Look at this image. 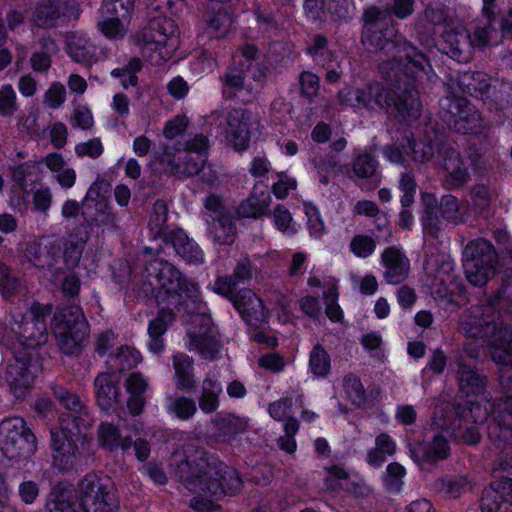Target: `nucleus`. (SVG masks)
Listing matches in <instances>:
<instances>
[{
    "mask_svg": "<svg viewBox=\"0 0 512 512\" xmlns=\"http://www.w3.org/2000/svg\"><path fill=\"white\" fill-rule=\"evenodd\" d=\"M299 84L301 96L312 102L320 88L319 77L310 71H303L299 76Z\"/></svg>",
    "mask_w": 512,
    "mask_h": 512,
    "instance_id": "obj_51",
    "label": "nucleus"
},
{
    "mask_svg": "<svg viewBox=\"0 0 512 512\" xmlns=\"http://www.w3.org/2000/svg\"><path fill=\"white\" fill-rule=\"evenodd\" d=\"M245 77V68L239 65V67H230L221 77V80L224 87L234 90H241L244 87Z\"/></svg>",
    "mask_w": 512,
    "mask_h": 512,
    "instance_id": "obj_59",
    "label": "nucleus"
},
{
    "mask_svg": "<svg viewBox=\"0 0 512 512\" xmlns=\"http://www.w3.org/2000/svg\"><path fill=\"white\" fill-rule=\"evenodd\" d=\"M343 390L347 399L356 407H364L367 403V394L360 379L349 374L343 379Z\"/></svg>",
    "mask_w": 512,
    "mask_h": 512,
    "instance_id": "obj_42",
    "label": "nucleus"
},
{
    "mask_svg": "<svg viewBox=\"0 0 512 512\" xmlns=\"http://www.w3.org/2000/svg\"><path fill=\"white\" fill-rule=\"evenodd\" d=\"M270 205V196L266 192L259 195L252 194L238 207L237 212L241 217H259L263 215Z\"/></svg>",
    "mask_w": 512,
    "mask_h": 512,
    "instance_id": "obj_40",
    "label": "nucleus"
},
{
    "mask_svg": "<svg viewBox=\"0 0 512 512\" xmlns=\"http://www.w3.org/2000/svg\"><path fill=\"white\" fill-rule=\"evenodd\" d=\"M97 438L99 445L111 452L117 449L126 451L132 446L131 437H122L119 429L110 423H102L98 427Z\"/></svg>",
    "mask_w": 512,
    "mask_h": 512,
    "instance_id": "obj_31",
    "label": "nucleus"
},
{
    "mask_svg": "<svg viewBox=\"0 0 512 512\" xmlns=\"http://www.w3.org/2000/svg\"><path fill=\"white\" fill-rule=\"evenodd\" d=\"M87 330V322L78 306L62 308L54 316L53 333L59 349L65 354L80 352Z\"/></svg>",
    "mask_w": 512,
    "mask_h": 512,
    "instance_id": "obj_9",
    "label": "nucleus"
},
{
    "mask_svg": "<svg viewBox=\"0 0 512 512\" xmlns=\"http://www.w3.org/2000/svg\"><path fill=\"white\" fill-rule=\"evenodd\" d=\"M497 468L499 480L493 482L482 493L481 512H512V458L508 460L509 446L501 443Z\"/></svg>",
    "mask_w": 512,
    "mask_h": 512,
    "instance_id": "obj_10",
    "label": "nucleus"
},
{
    "mask_svg": "<svg viewBox=\"0 0 512 512\" xmlns=\"http://www.w3.org/2000/svg\"><path fill=\"white\" fill-rule=\"evenodd\" d=\"M149 288L146 292L162 289L167 293H177L186 297L199 310L192 313L188 322L186 346L202 358L212 359L220 351V339L211 317L202 310V301L198 286L184 278L174 265L154 259L146 267Z\"/></svg>",
    "mask_w": 512,
    "mask_h": 512,
    "instance_id": "obj_3",
    "label": "nucleus"
},
{
    "mask_svg": "<svg viewBox=\"0 0 512 512\" xmlns=\"http://www.w3.org/2000/svg\"><path fill=\"white\" fill-rule=\"evenodd\" d=\"M144 59L154 66L169 60L179 44L178 29L170 18H157L134 37Z\"/></svg>",
    "mask_w": 512,
    "mask_h": 512,
    "instance_id": "obj_6",
    "label": "nucleus"
},
{
    "mask_svg": "<svg viewBox=\"0 0 512 512\" xmlns=\"http://www.w3.org/2000/svg\"><path fill=\"white\" fill-rule=\"evenodd\" d=\"M225 120L229 128H249L258 125L255 115L245 108L231 109L227 113Z\"/></svg>",
    "mask_w": 512,
    "mask_h": 512,
    "instance_id": "obj_45",
    "label": "nucleus"
},
{
    "mask_svg": "<svg viewBox=\"0 0 512 512\" xmlns=\"http://www.w3.org/2000/svg\"><path fill=\"white\" fill-rule=\"evenodd\" d=\"M396 450V441L388 433L382 432L375 437V447L367 452V463L373 467H381Z\"/></svg>",
    "mask_w": 512,
    "mask_h": 512,
    "instance_id": "obj_32",
    "label": "nucleus"
},
{
    "mask_svg": "<svg viewBox=\"0 0 512 512\" xmlns=\"http://www.w3.org/2000/svg\"><path fill=\"white\" fill-rule=\"evenodd\" d=\"M405 475V468L400 463L392 462L386 468L384 481L390 490L398 491Z\"/></svg>",
    "mask_w": 512,
    "mask_h": 512,
    "instance_id": "obj_57",
    "label": "nucleus"
},
{
    "mask_svg": "<svg viewBox=\"0 0 512 512\" xmlns=\"http://www.w3.org/2000/svg\"><path fill=\"white\" fill-rule=\"evenodd\" d=\"M98 28L108 39H121L126 34L125 25L118 17H110L98 22Z\"/></svg>",
    "mask_w": 512,
    "mask_h": 512,
    "instance_id": "obj_53",
    "label": "nucleus"
},
{
    "mask_svg": "<svg viewBox=\"0 0 512 512\" xmlns=\"http://www.w3.org/2000/svg\"><path fill=\"white\" fill-rule=\"evenodd\" d=\"M170 466L183 486L194 495L190 506L201 512L217 508L216 502L224 495L240 491L242 481L237 472L225 467L196 443H189L173 452Z\"/></svg>",
    "mask_w": 512,
    "mask_h": 512,
    "instance_id": "obj_2",
    "label": "nucleus"
},
{
    "mask_svg": "<svg viewBox=\"0 0 512 512\" xmlns=\"http://www.w3.org/2000/svg\"><path fill=\"white\" fill-rule=\"evenodd\" d=\"M437 45L439 50L451 58L461 61L469 45V35L462 30L446 29L441 34Z\"/></svg>",
    "mask_w": 512,
    "mask_h": 512,
    "instance_id": "obj_27",
    "label": "nucleus"
},
{
    "mask_svg": "<svg viewBox=\"0 0 512 512\" xmlns=\"http://www.w3.org/2000/svg\"><path fill=\"white\" fill-rule=\"evenodd\" d=\"M174 320V314L171 310L162 309L157 317L150 321L148 327L149 336H161L167 329V326Z\"/></svg>",
    "mask_w": 512,
    "mask_h": 512,
    "instance_id": "obj_56",
    "label": "nucleus"
},
{
    "mask_svg": "<svg viewBox=\"0 0 512 512\" xmlns=\"http://www.w3.org/2000/svg\"><path fill=\"white\" fill-rule=\"evenodd\" d=\"M272 217L275 227L284 235L293 236L300 228V225L294 221L290 211L283 205H278L274 208Z\"/></svg>",
    "mask_w": 512,
    "mask_h": 512,
    "instance_id": "obj_44",
    "label": "nucleus"
},
{
    "mask_svg": "<svg viewBox=\"0 0 512 512\" xmlns=\"http://www.w3.org/2000/svg\"><path fill=\"white\" fill-rule=\"evenodd\" d=\"M338 101L343 106L367 108L366 88L346 87L338 92Z\"/></svg>",
    "mask_w": 512,
    "mask_h": 512,
    "instance_id": "obj_46",
    "label": "nucleus"
},
{
    "mask_svg": "<svg viewBox=\"0 0 512 512\" xmlns=\"http://www.w3.org/2000/svg\"><path fill=\"white\" fill-rule=\"evenodd\" d=\"M381 263L385 269L384 279L389 284H399L407 279L410 261L404 252L396 247H388L381 254Z\"/></svg>",
    "mask_w": 512,
    "mask_h": 512,
    "instance_id": "obj_19",
    "label": "nucleus"
},
{
    "mask_svg": "<svg viewBox=\"0 0 512 512\" xmlns=\"http://www.w3.org/2000/svg\"><path fill=\"white\" fill-rule=\"evenodd\" d=\"M141 361V356L133 347H121L119 351L109 356L107 361L110 372H122L137 365Z\"/></svg>",
    "mask_w": 512,
    "mask_h": 512,
    "instance_id": "obj_39",
    "label": "nucleus"
},
{
    "mask_svg": "<svg viewBox=\"0 0 512 512\" xmlns=\"http://www.w3.org/2000/svg\"><path fill=\"white\" fill-rule=\"evenodd\" d=\"M64 9L63 0H41L32 13V23L42 29L55 28L65 16Z\"/></svg>",
    "mask_w": 512,
    "mask_h": 512,
    "instance_id": "obj_22",
    "label": "nucleus"
},
{
    "mask_svg": "<svg viewBox=\"0 0 512 512\" xmlns=\"http://www.w3.org/2000/svg\"><path fill=\"white\" fill-rule=\"evenodd\" d=\"M498 260L490 242L479 238L467 243L463 250V268L474 286L485 285L496 273Z\"/></svg>",
    "mask_w": 512,
    "mask_h": 512,
    "instance_id": "obj_11",
    "label": "nucleus"
},
{
    "mask_svg": "<svg viewBox=\"0 0 512 512\" xmlns=\"http://www.w3.org/2000/svg\"><path fill=\"white\" fill-rule=\"evenodd\" d=\"M327 472L326 485L331 490L343 489L349 478L348 472L341 466L333 465L325 468Z\"/></svg>",
    "mask_w": 512,
    "mask_h": 512,
    "instance_id": "obj_54",
    "label": "nucleus"
},
{
    "mask_svg": "<svg viewBox=\"0 0 512 512\" xmlns=\"http://www.w3.org/2000/svg\"><path fill=\"white\" fill-rule=\"evenodd\" d=\"M51 306L34 303L26 312H15L9 327L0 336L3 345L10 350L36 353V349L48 340L46 318Z\"/></svg>",
    "mask_w": 512,
    "mask_h": 512,
    "instance_id": "obj_5",
    "label": "nucleus"
},
{
    "mask_svg": "<svg viewBox=\"0 0 512 512\" xmlns=\"http://www.w3.org/2000/svg\"><path fill=\"white\" fill-rule=\"evenodd\" d=\"M331 369V359L328 352L316 344L309 356V370L316 377H326Z\"/></svg>",
    "mask_w": 512,
    "mask_h": 512,
    "instance_id": "obj_41",
    "label": "nucleus"
},
{
    "mask_svg": "<svg viewBox=\"0 0 512 512\" xmlns=\"http://www.w3.org/2000/svg\"><path fill=\"white\" fill-rule=\"evenodd\" d=\"M84 512H117L119 504L115 490L108 479L86 476L80 483Z\"/></svg>",
    "mask_w": 512,
    "mask_h": 512,
    "instance_id": "obj_14",
    "label": "nucleus"
},
{
    "mask_svg": "<svg viewBox=\"0 0 512 512\" xmlns=\"http://www.w3.org/2000/svg\"><path fill=\"white\" fill-rule=\"evenodd\" d=\"M166 411L169 415L185 421L195 415L197 406L194 399L190 397L174 395L168 396Z\"/></svg>",
    "mask_w": 512,
    "mask_h": 512,
    "instance_id": "obj_38",
    "label": "nucleus"
},
{
    "mask_svg": "<svg viewBox=\"0 0 512 512\" xmlns=\"http://www.w3.org/2000/svg\"><path fill=\"white\" fill-rule=\"evenodd\" d=\"M292 403V397H283L269 405L268 413L276 421H283L291 413Z\"/></svg>",
    "mask_w": 512,
    "mask_h": 512,
    "instance_id": "obj_63",
    "label": "nucleus"
},
{
    "mask_svg": "<svg viewBox=\"0 0 512 512\" xmlns=\"http://www.w3.org/2000/svg\"><path fill=\"white\" fill-rule=\"evenodd\" d=\"M436 487L443 492L446 498L456 499L468 489V482L464 477H454L437 481Z\"/></svg>",
    "mask_w": 512,
    "mask_h": 512,
    "instance_id": "obj_47",
    "label": "nucleus"
},
{
    "mask_svg": "<svg viewBox=\"0 0 512 512\" xmlns=\"http://www.w3.org/2000/svg\"><path fill=\"white\" fill-rule=\"evenodd\" d=\"M441 117L446 122L449 128L454 126L456 128H465L469 125L470 128L481 127L478 124L481 121L480 112L465 98L461 97H445L440 102Z\"/></svg>",
    "mask_w": 512,
    "mask_h": 512,
    "instance_id": "obj_17",
    "label": "nucleus"
},
{
    "mask_svg": "<svg viewBox=\"0 0 512 512\" xmlns=\"http://www.w3.org/2000/svg\"><path fill=\"white\" fill-rule=\"evenodd\" d=\"M379 73L387 87L371 83L366 87L367 108L386 109L400 124L412 125L421 115L419 92L413 80L394 62H382Z\"/></svg>",
    "mask_w": 512,
    "mask_h": 512,
    "instance_id": "obj_4",
    "label": "nucleus"
},
{
    "mask_svg": "<svg viewBox=\"0 0 512 512\" xmlns=\"http://www.w3.org/2000/svg\"><path fill=\"white\" fill-rule=\"evenodd\" d=\"M227 143L236 151H243L250 141L249 130H225Z\"/></svg>",
    "mask_w": 512,
    "mask_h": 512,
    "instance_id": "obj_64",
    "label": "nucleus"
},
{
    "mask_svg": "<svg viewBox=\"0 0 512 512\" xmlns=\"http://www.w3.org/2000/svg\"><path fill=\"white\" fill-rule=\"evenodd\" d=\"M231 302L242 318L251 326H258L268 317V311L263 306L262 300L249 289L238 291L231 298Z\"/></svg>",
    "mask_w": 512,
    "mask_h": 512,
    "instance_id": "obj_18",
    "label": "nucleus"
},
{
    "mask_svg": "<svg viewBox=\"0 0 512 512\" xmlns=\"http://www.w3.org/2000/svg\"><path fill=\"white\" fill-rule=\"evenodd\" d=\"M202 20L209 33L221 38L227 35L232 24L228 7L219 2H208L205 6Z\"/></svg>",
    "mask_w": 512,
    "mask_h": 512,
    "instance_id": "obj_21",
    "label": "nucleus"
},
{
    "mask_svg": "<svg viewBox=\"0 0 512 512\" xmlns=\"http://www.w3.org/2000/svg\"><path fill=\"white\" fill-rule=\"evenodd\" d=\"M12 359L4 372V379L16 398L25 396L39 369L37 353L11 350Z\"/></svg>",
    "mask_w": 512,
    "mask_h": 512,
    "instance_id": "obj_13",
    "label": "nucleus"
},
{
    "mask_svg": "<svg viewBox=\"0 0 512 512\" xmlns=\"http://www.w3.org/2000/svg\"><path fill=\"white\" fill-rule=\"evenodd\" d=\"M209 224V236L217 246L233 244L236 236L232 217L213 218L207 220Z\"/></svg>",
    "mask_w": 512,
    "mask_h": 512,
    "instance_id": "obj_33",
    "label": "nucleus"
},
{
    "mask_svg": "<svg viewBox=\"0 0 512 512\" xmlns=\"http://www.w3.org/2000/svg\"><path fill=\"white\" fill-rule=\"evenodd\" d=\"M17 110L16 92L11 85L0 88V114L11 116Z\"/></svg>",
    "mask_w": 512,
    "mask_h": 512,
    "instance_id": "obj_55",
    "label": "nucleus"
},
{
    "mask_svg": "<svg viewBox=\"0 0 512 512\" xmlns=\"http://www.w3.org/2000/svg\"><path fill=\"white\" fill-rule=\"evenodd\" d=\"M40 494L39 484L31 479H24L18 486V496L27 505L35 503Z\"/></svg>",
    "mask_w": 512,
    "mask_h": 512,
    "instance_id": "obj_60",
    "label": "nucleus"
},
{
    "mask_svg": "<svg viewBox=\"0 0 512 512\" xmlns=\"http://www.w3.org/2000/svg\"><path fill=\"white\" fill-rule=\"evenodd\" d=\"M443 166L451 179V185L458 187L463 185L469 178L466 167L457 151L448 148L444 152Z\"/></svg>",
    "mask_w": 512,
    "mask_h": 512,
    "instance_id": "obj_36",
    "label": "nucleus"
},
{
    "mask_svg": "<svg viewBox=\"0 0 512 512\" xmlns=\"http://www.w3.org/2000/svg\"><path fill=\"white\" fill-rule=\"evenodd\" d=\"M457 84L463 93L481 97L486 95L491 87L489 76L481 71L459 72Z\"/></svg>",
    "mask_w": 512,
    "mask_h": 512,
    "instance_id": "obj_30",
    "label": "nucleus"
},
{
    "mask_svg": "<svg viewBox=\"0 0 512 512\" xmlns=\"http://www.w3.org/2000/svg\"><path fill=\"white\" fill-rule=\"evenodd\" d=\"M174 379L178 390L191 391L196 386L193 359L187 354L178 353L173 357Z\"/></svg>",
    "mask_w": 512,
    "mask_h": 512,
    "instance_id": "obj_29",
    "label": "nucleus"
},
{
    "mask_svg": "<svg viewBox=\"0 0 512 512\" xmlns=\"http://www.w3.org/2000/svg\"><path fill=\"white\" fill-rule=\"evenodd\" d=\"M361 44L374 52L394 48L393 37L397 30L389 5L385 7L369 5L363 9L361 16Z\"/></svg>",
    "mask_w": 512,
    "mask_h": 512,
    "instance_id": "obj_8",
    "label": "nucleus"
},
{
    "mask_svg": "<svg viewBox=\"0 0 512 512\" xmlns=\"http://www.w3.org/2000/svg\"><path fill=\"white\" fill-rule=\"evenodd\" d=\"M409 451L411 457L417 463L422 461L435 463L439 460L445 459L448 456L449 445L446 438L439 434L435 435L432 442L427 445H409Z\"/></svg>",
    "mask_w": 512,
    "mask_h": 512,
    "instance_id": "obj_25",
    "label": "nucleus"
},
{
    "mask_svg": "<svg viewBox=\"0 0 512 512\" xmlns=\"http://www.w3.org/2000/svg\"><path fill=\"white\" fill-rule=\"evenodd\" d=\"M460 331L469 339L463 352L456 358L459 397L456 414L459 417L457 435L467 444H476L481 438L478 425L487 420L492 405L485 395V378L470 365L487 338L490 354L498 366L499 381L507 398L499 404V411L488 424V435L497 449L512 438V329L494 314L490 305L472 306L461 316Z\"/></svg>",
    "mask_w": 512,
    "mask_h": 512,
    "instance_id": "obj_1",
    "label": "nucleus"
},
{
    "mask_svg": "<svg viewBox=\"0 0 512 512\" xmlns=\"http://www.w3.org/2000/svg\"><path fill=\"white\" fill-rule=\"evenodd\" d=\"M376 170V163L367 154L359 155L353 162V172L358 178L371 177Z\"/></svg>",
    "mask_w": 512,
    "mask_h": 512,
    "instance_id": "obj_61",
    "label": "nucleus"
},
{
    "mask_svg": "<svg viewBox=\"0 0 512 512\" xmlns=\"http://www.w3.org/2000/svg\"><path fill=\"white\" fill-rule=\"evenodd\" d=\"M142 69V62L138 57L132 58L126 65L121 68L112 70L111 75L120 79L123 88L136 86L138 83L137 73Z\"/></svg>",
    "mask_w": 512,
    "mask_h": 512,
    "instance_id": "obj_43",
    "label": "nucleus"
},
{
    "mask_svg": "<svg viewBox=\"0 0 512 512\" xmlns=\"http://www.w3.org/2000/svg\"><path fill=\"white\" fill-rule=\"evenodd\" d=\"M438 211L445 220L459 224L468 220L473 208L468 201H459L452 195H445L441 198Z\"/></svg>",
    "mask_w": 512,
    "mask_h": 512,
    "instance_id": "obj_28",
    "label": "nucleus"
},
{
    "mask_svg": "<svg viewBox=\"0 0 512 512\" xmlns=\"http://www.w3.org/2000/svg\"><path fill=\"white\" fill-rule=\"evenodd\" d=\"M54 394L60 403L71 412L69 418L62 417L60 419V424L64 420L66 424L70 425V427L78 424L82 429H88L92 426L93 418L87 409L83 406L80 398L77 395L67 391L64 388L55 389Z\"/></svg>",
    "mask_w": 512,
    "mask_h": 512,
    "instance_id": "obj_20",
    "label": "nucleus"
},
{
    "mask_svg": "<svg viewBox=\"0 0 512 512\" xmlns=\"http://www.w3.org/2000/svg\"><path fill=\"white\" fill-rule=\"evenodd\" d=\"M78 424L70 427L63 420L59 429L51 431L53 465L60 470H71L82 464L89 455L91 441Z\"/></svg>",
    "mask_w": 512,
    "mask_h": 512,
    "instance_id": "obj_7",
    "label": "nucleus"
},
{
    "mask_svg": "<svg viewBox=\"0 0 512 512\" xmlns=\"http://www.w3.org/2000/svg\"><path fill=\"white\" fill-rule=\"evenodd\" d=\"M208 146V139L200 134L185 140L183 150L178 149L174 173L181 177L199 174L206 163Z\"/></svg>",
    "mask_w": 512,
    "mask_h": 512,
    "instance_id": "obj_16",
    "label": "nucleus"
},
{
    "mask_svg": "<svg viewBox=\"0 0 512 512\" xmlns=\"http://www.w3.org/2000/svg\"><path fill=\"white\" fill-rule=\"evenodd\" d=\"M119 380L118 373H100L95 379L97 403L103 410H110L118 402V388L116 383Z\"/></svg>",
    "mask_w": 512,
    "mask_h": 512,
    "instance_id": "obj_26",
    "label": "nucleus"
},
{
    "mask_svg": "<svg viewBox=\"0 0 512 512\" xmlns=\"http://www.w3.org/2000/svg\"><path fill=\"white\" fill-rule=\"evenodd\" d=\"M170 241L176 254L188 264L201 265L205 262L204 251L183 230L171 232Z\"/></svg>",
    "mask_w": 512,
    "mask_h": 512,
    "instance_id": "obj_24",
    "label": "nucleus"
},
{
    "mask_svg": "<svg viewBox=\"0 0 512 512\" xmlns=\"http://www.w3.org/2000/svg\"><path fill=\"white\" fill-rule=\"evenodd\" d=\"M66 99V89L63 84L54 82L45 92L43 103L49 108L60 107Z\"/></svg>",
    "mask_w": 512,
    "mask_h": 512,
    "instance_id": "obj_58",
    "label": "nucleus"
},
{
    "mask_svg": "<svg viewBox=\"0 0 512 512\" xmlns=\"http://www.w3.org/2000/svg\"><path fill=\"white\" fill-rule=\"evenodd\" d=\"M36 449L35 437L19 417L0 423V450L9 460H25Z\"/></svg>",
    "mask_w": 512,
    "mask_h": 512,
    "instance_id": "obj_12",
    "label": "nucleus"
},
{
    "mask_svg": "<svg viewBox=\"0 0 512 512\" xmlns=\"http://www.w3.org/2000/svg\"><path fill=\"white\" fill-rule=\"evenodd\" d=\"M351 252L358 258H368L376 249L375 240L368 235H355L349 244Z\"/></svg>",
    "mask_w": 512,
    "mask_h": 512,
    "instance_id": "obj_49",
    "label": "nucleus"
},
{
    "mask_svg": "<svg viewBox=\"0 0 512 512\" xmlns=\"http://www.w3.org/2000/svg\"><path fill=\"white\" fill-rule=\"evenodd\" d=\"M54 248L49 241L35 240L28 244L25 256L36 267H49L54 263Z\"/></svg>",
    "mask_w": 512,
    "mask_h": 512,
    "instance_id": "obj_34",
    "label": "nucleus"
},
{
    "mask_svg": "<svg viewBox=\"0 0 512 512\" xmlns=\"http://www.w3.org/2000/svg\"><path fill=\"white\" fill-rule=\"evenodd\" d=\"M168 218V209L163 201H157L153 206V213L149 220V226L159 234L165 226Z\"/></svg>",
    "mask_w": 512,
    "mask_h": 512,
    "instance_id": "obj_62",
    "label": "nucleus"
},
{
    "mask_svg": "<svg viewBox=\"0 0 512 512\" xmlns=\"http://www.w3.org/2000/svg\"><path fill=\"white\" fill-rule=\"evenodd\" d=\"M222 385L217 380L210 377L204 379L202 383L201 395L198 399L199 407L202 412L211 414L219 407V396L222 393Z\"/></svg>",
    "mask_w": 512,
    "mask_h": 512,
    "instance_id": "obj_35",
    "label": "nucleus"
},
{
    "mask_svg": "<svg viewBox=\"0 0 512 512\" xmlns=\"http://www.w3.org/2000/svg\"><path fill=\"white\" fill-rule=\"evenodd\" d=\"M323 297L326 304V315L332 321H339L342 318V310L337 303L338 291L336 282H330L327 289L323 290Z\"/></svg>",
    "mask_w": 512,
    "mask_h": 512,
    "instance_id": "obj_50",
    "label": "nucleus"
},
{
    "mask_svg": "<svg viewBox=\"0 0 512 512\" xmlns=\"http://www.w3.org/2000/svg\"><path fill=\"white\" fill-rule=\"evenodd\" d=\"M20 288L19 279L4 263L0 262V293L4 297H8L17 293Z\"/></svg>",
    "mask_w": 512,
    "mask_h": 512,
    "instance_id": "obj_52",
    "label": "nucleus"
},
{
    "mask_svg": "<svg viewBox=\"0 0 512 512\" xmlns=\"http://www.w3.org/2000/svg\"><path fill=\"white\" fill-rule=\"evenodd\" d=\"M303 206L310 235L314 238H320L325 233L326 228L319 210L311 203H304Z\"/></svg>",
    "mask_w": 512,
    "mask_h": 512,
    "instance_id": "obj_48",
    "label": "nucleus"
},
{
    "mask_svg": "<svg viewBox=\"0 0 512 512\" xmlns=\"http://www.w3.org/2000/svg\"><path fill=\"white\" fill-rule=\"evenodd\" d=\"M392 43L394 48L391 50H382L386 56H392V59L386 62H394L401 70L413 80V84L417 87V80L425 72V65L428 63L425 55L416 47L408 44L401 36L396 34Z\"/></svg>",
    "mask_w": 512,
    "mask_h": 512,
    "instance_id": "obj_15",
    "label": "nucleus"
},
{
    "mask_svg": "<svg viewBox=\"0 0 512 512\" xmlns=\"http://www.w3.org/2000/svg\"><path fill=\"white\" fill-rule=\"evenodd\" d=\"M406 141L412 160L425 162L431 159L434 155V146L432 145L430 138L424 133L406 136Z\"/></svg>",
    "mask_w": 512,
    "mask_h": 512,
    "instance_id": "obj_37",
    "label": "nucleus"
},
{
    "mask_svg": "<svg viewBox=\"0 0 512 512\" xmlns=\"http://www.w3.org/2000/svg\"><path fill=\"white\" fill-rule=\"evenodd\" d=\"M49 512H84L82 508V495L80 497L72 487L53 488L47 503Z\"/></svg>",
    "mask_w": 512,
    "mask_h": 512,
    "instance_id": "obj_23",
    "label": "nucleus"
}]
</instances>
